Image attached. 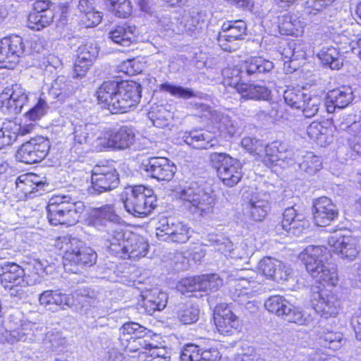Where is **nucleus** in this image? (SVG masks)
Instances as JSON below:
<instances>
[{
	"instance_id": "nucleus-1",
	"label": "nucleus",
	"mask_w": 361,
	"mask_h": 361,
	"mask_svg": "<svg viewBox=\"0 0 361 361\" xmlns=\"http://www.w3.org/2000/svg\"><path fill=\"white\" fill-rule=\"evenodd\" d=\"M141 92V86L136 82L109 80L101 85L97 95L102 107L111 114H118L135 106L140 102Z\"/></svg>"
},
{
	"instance_id": "nucleus-2",
	"label": "nucleus",
	"mask_w": 361,
	"mask_h": 361,
	"mask_svg": "<svg viewBox=\"0 0 361 361\" xmlns=\"http://www.w3.org/2000/svg\"><path fill=\"white\" fill-rule=\"evenodd\" d=\"M121 221L114 206L109 204L92 209L87 219V225L102 233L105 245L116 256L127 238Z\"/></svg>"
},
{
	"instance_id": "nucleus-3",
	"label": "nucleus",
	"mask_w": 361,
	"mask_h": 361,
	"mask_svg": "<svg viewBox=\"0 0 361 361\" xmlns=\"http://www.w3.org/2000/svg\"><path fill=\"white\" fill-rule=\"evenodd\" d=\"M331 257L327 249L322 246L309 245L300 255L307 272L319 283L336 286L338 282L334 264L329 262Z\"/></svg>"
},
{
	"instance_id": "nucleus-4",
	"label": "nucleus",
	"mask_w": 361,
	"mask_h": 361,
	"mask_svg": "<svg viewBox=\"0 0 361 361\" xmlns=\"http://www.w3.org/2000/svg\"><path fill=\"white\" fill-rule=\"evenodd\" d=\"M85 209L83 202L78 201L69 195H54L47 207V218L51 224L75 225Z\"/></svg>"
},
{
	"instance_id": "nucleus-5",
	"label": "nucleus",
	"mask_w": 361,
	"mask_h": 361,
	"mask_svg": "<svg viewBox=\"0 0 361 361\" xmlns=\"http://www.w3.org/2000/svg\"><path fill=\"white\" fill-rule=\"evenodd\" d=\"M67 129L71 141V154L80 157L90 151L99 152L96 146L100 141L102 132L96 125L75 118Z\"/></svg>"
},
{
	"instance_id": "nucleus-6",
	"label": "nucleus",
	"mask_w": 361,
	"mask_h": 361,
	"mask_svg": "<svg viewBox=\"0 0 361 361\" xmlns=\"http://www.w3.org/2000/svg\"><path fill=\"white\" fill-rule=\"evenodd\" d=\"M182 200V207L195 218L206 217L212 214L216 204L213 192H206L196 183L176 192Z\"/></svg>"
},
{
	"instance_id": "nucleus-7",
	"label": "nucleus",
	"mask_w": 361,
	"mask_h": 361,
	"mask_svg": "<svg viewBox=\"0 0 361 361\" xmlns=\"http://www.w3.org/2000/svg\"><path fill=\"white\" fill-rule=\"evenodd\" d=\"M56 246L64 252L63 261L66 269L76 273L77 271L68 268V264L80 267H91L96 263L97 253L90 247H85L83 243L75 238L68 235L59 237Z\"/></svg>"
},
{
	"instance_id": "nucleus-8",
	"label": "nucleus",
	"mask_w": 361,
	"mask_h": 361,
	"mask_svg": "<svg viewBox=\"0 0 361 361\" xmlns=\"http://www.w3.org/2000/svg\"><path fill=\"white\" fill-rule=\"evenodd\" d=\"M123 204L126 210L136 217L149 215L157 207V197L154 191L144 185L126 188Z\"/></svg>"
},
{
	"instance_id": "nucleus-9",
	"label": "nucleus",
	"mask_w": 361,
	"mask_h": 361,
	"mask_svg": "<svg viewBox=\"0 0 361 361\" xmlns=\"http://www.w3.org/2000/svg\"><path fill=\"white\" fill-rule=\"evenodd\" d=\"M264 307L288 322L305 326L311 325L314 322L310 314L302 312L281 295L269 297L264 302Z\"/></svg>"
},
{
	"instance_id": "nucleus-10",
	"label": "nucleus",
	"mask_w": 361,
	"mask_h": 361,
	"mask_svg": "<svg viewBox=\"0 0 361 361\" xmlns=\"http://www.w3.org/2000/svg\"><path fill=\"white\" fill-rule=\"evenodd\" d=\"M0 276L2 285L10 291L12 297L22 298L28 282L25 279L24 269L16 263H0Z\"/></svg>"
},
{
	"instance_id": "nucleus-11",
	"label": "nucleus",
	"mask_w": 361,
	"mask_h": 361,
	"mask_svg": "<svg viewBox=\"0 0 361 361\" xmlns=\"http://www.w3.org/2000/svg\"><path fill=\"white\" fill-rule=\"evenodd\" d=\"M91 180L92 185L87 190L90 195H97L112 190L119 184L116 170L108 166H96L92 171Z\"/></svg>"
},
{
	"instance_id": "nucleus-12",
	"label": "nucleus",
	"mask_w": 361,
	"mask_h": 361,
	"mask_svg": "<svg viewBox=\"0 0 361 361\" xmlns=\"http://www.w3.org/2000/svg\"><path fill=\"white\" fill-rule=\"evenodd\" d=\"M192 233V230L188 224L164 218L160 220L156 234L160 240L185 243L190 238Z\"/></svg>"
},
{
	"instance_id": "nucleus-13",
	"label": "nucleus",
	"mask_w": 361,
	"mask_h": 361,
	"mask_svg": "<svg viewBox=\"0 0 361 361\" xmlns=\"http://www.w3.org/2000/svg\"><path fill=\"white\" fill-rule=\"evenodd\" d=\"M50 147L49 140L44 137L32 138L18 149L16 158L27 164L37 163L47 157Z\"/></svg>"
},
{
	"instance_id": "nucleus-14",
	"label": "nucleus",
	"mask_w": 361,
	"mask_h": 361,
	"mask_svg": "<svg viewBox=\"0 0 361 361\" xmlns=\"http://www.w3.org/2000/svg\"><path fill=\"white\" fill-rule=\"evenodd\" d=\"M1 111L8 115L20 114L28 102V94L20 85L7 87L0 94Z\"/></svg>"
},
{
	"instance_id": "nucleus-15",
	"label": "nucleus",
	"mask_w": 361,
	"mask_h": 361,
	"mask_svg": "<svg viewBox=\"0 0 361 361\" xmlns=\"http://www.w3.org/2000/svg\"><path fill=\"white\" fill-rule=\"evenodd\" d=\"M135 135L130 126H123L118 129L114 130L108 137H102L97 145L99 152L112 148L116 150H123L130 147L135 142Z\"/></svg>"
},
{
	"instance_id": "nucleus-16",
	"label": "nucleus",
	"mask_w": 361,
	"mask_h": 361,
	"mask_svg": "<svg viewBox=\"0 0 361 361\" xmlns=\"http://www.w3.org/2000/svg\"><path fill=\"white\" fill-rule=\"evenodd\" d=\"M283 151L287 159L281 160L290 166L297 164L300 171L307 176L316 174L322 168L321 158L312 152H293L291 150H285V149Z\"/></svg>"
},
{
	"instance_id": "nucleus-17",
	"label": "nucleus",
	"mask_w": 361,
	"mask_h": 361,
	"mask_svg": "<svg viewBox=\"0 0 361 361\" xmlns=\"http://www.w3.org/2000/svg\"><path fill=\"white\" fill-rule=\"evenodd\" d=\"M221 30L217 38L218 44L224 51L231 52L237 49L234 42L245 35L247 24L242 20L228 21L222 25Z\"/></svg>"
},
{
	"instance_id": "nucleus-18",
	"label": "nucleus",
	"mask_w": 361,
	"mask_h": 361,
	"mask_svg": "<svg viewBox=\"0 0 361 361\" xmlns=\"http://www.w3.org/2000/svg\"><path fill=\"white\" fill-rule=\"evenodd\" d=\"M46 185V182L39 176L32 173H25L16 178L13 191L18 200H23L37 196V193L44 190Z\"/></svg>"
},
{
	"instance_id": "nucleus-19",
	"label": "nucleus",
	"mask_w": 361,
	"mask_h": 361,
	"mask_svg": "<svg viewBox=\"0 0 361 361\" xmlns=\"http://www.w3.org/2000/svg\"><path fill=\"white\" fill-rule=\"evenodd\" d=\"M142 169L151 178L158 180H171L176 171V166L166 157H154L144 160Z\"/></svg>"
},
{
	"instance_id": "nucleus-20",
	"label": "nucleus",
	"mask_w": 361,
	"mask_h": 361,
	"mask_svg": "<svg viewBox=\"0 0 361 361\" xmlns=\"http://www.w3.org/2000/svg\"><path fill=\"white\" fill-rule=\"evenodd\" d=\"M149 334V331L136 322L125 323L119 329L118 338L121 348L129 352H141V348L137 346L140 339ZM142 353H145L142 351Z\"/></svg>"
},
{
	"instance_id": "nucleus-21",
	"label": "nucleus",
	"mask_w": 361,
	"mask_h": 361,
	"mask_svg": "<svg viewBox=\"0 0 361 361\" xmlns=\"http://www.w3.org/2000/svg\"><path fill=\"white\" fill-rule=\"evenodd\" d=\"M273 68V62L262 57H252L243 62L240 69L233 70V72L238 74L240 81L261 80Z\"/></svg>"
},
{
	"instance_id": "nucleus-22",
	"label": "nucleus",
	"mask_w": 361,
	"mask_h": 361,
	"mask_svg": "<svg viewBox=\"0 0 361 361\" xmlns=\"http://www.w3.org/2000/svg\"><path fill=\"white\" fill-rule=\"evenodd\" d=\"M269 195L267 193L252 194L243 204V214L247 219L262 221L270 211Z\"/></svg>"
},
{
	"instance_id": "nucleus-23",
	"label": "nucleus",
	"mask_w": 361,
	"mask_h": 361,
	"mask_svg": "<svg viewBox=\"0 0 361 361\" xmlns=\"http://www.w3.org/2000/svg\"><path fill=\"white\" fill-rule=\"evenodd\" d=\"M312 305L317 313L324 318L336 317L341 308L337 296L327 289L313 292Z\"/></svg>"
},
{
	"instance_id": "nucleus-24",
	"label": "nucleus",
	"mask_w": 361,
	"mask_h": 361,
	"mask_svg": "<svg viewBox=\"0 0 361 361\" xmlns=\"http://www.w3.org/2000/svg\"><path fill=\"white\" fill-rule=\"evenodd\" d=\"M241 145L251 154H260L264 152L267 156L269 157L271 162L287 159L283 151L284 146L279 142H274L269 145H264L260 140L252 137H245L241 140Z\"/></svg>"
},
{
	"instance_id": "nucleus-25",
	"label": "nucleus",
	"mask_w": 361,
	"mask_h": 361,
	"mask_svg": "<svg viewBox=\"0 0 361 361\" xmlns=\"http://www.w3.org/2000/svg\"><path fill=\"white\" fill-rule=\"evenodd\" d=\"M25 45L21 37L13 35L3 38L0 42V63L3 67L16 63L24 54Z\"/></svg>"
},
{
	"instance_id": "nucleus-26",
	"label": "nucleus",
	"mask_w": 361,
	"mask_h": 361,
	"mask_svg": "<svg viewBox=\"0 0 361 361\" xmlns=\"http://www.w3.org/2000/svg\"><path fill=\"white\" fill-rule=\"evenodd\" d=\"M328 243L341 258L348 261L354 260L359 252L358 240L350 235L336 233L328 238Z\"/></svg>"
},
{
	"instance_id": "nucleus-27",
	"label": "nucleus",
	"mask_w": 361,
	"mask_h": 361,
	"mask_svg": "<svg viewBox=\"0 0 361 361\" xmlns=\"http://www.w3.org/2000/svg\"><path fill=\"white\" fill-rule=\"evenodd\" d=\"M313 219L318 226H326L338 218V210L331 199L321 197L313 204Z\"/></svg>"
},
{
	"instance_id": "nucleus-28",
	"label": "nucleus",
	"mask_w": 361,
	"mask_h": 361,
	"mask_svg": "<svg viewBox=\"0 0 361 361\" xmlns=\"http://www.w3.org/2000/svg\"><path fill=\"white\" fill-rule=\"evenodd\" d=\"M214 319L217 331L222 335H231L240 326V320L225 305L216 307Z\"/></svg>"
},
{
	"instance_id": "nucleus-29",
	"label": "nucleus",
	"mask_w": 361,
	"mask_h": 361,
	"mask_svg": "<svg viewBox=\"0 0 361 361\" xmlns=\"http://www.w3.org/2000/svg\"><path fill=\"white\" fill-rule=\"evenodd\" d=\"M259 270L267 279L276 282L288 280L291 274L290 267L285 263L271 257H264L259 263Z\"/></svg>"
},
{
	"instance_id": "nucleus-30",
	"label": "nucleus",
	"mask_w": 361,
	"mask_h": 361,
	"mask_svg": "<svg viewBox=\"0 0 361 361\" xmlns=\"http://www.w3.org/2000/svg\"><path fill=\"white\" fill-rule=\"evenodd\" d=\"M73 296L59 290H47L39 294V302L47 310L56 312L71 307L73 305Z\"/></svg>"
},
{
	"instance_id": "nucleus-31",
	"label": "nucleus",
	"mask_w": 361,
	"mask_h": 361,
	"mask_svg": "<svg viewBox=\"0 0 361 361\" xmlns=\"http://www.w3.org/2000/svg\"><path fill=\"white\" fill-rule=\"evenodd\" d=\"M142 297L140 306L148 314H152L156 311L163 310L168 302L167 294L158 288L142 292Z\"/></svg>"
},
{
	"instance_id": "nucleus-32",
	"label": "nucleus",
	"mask_w": 361,
	"mask_h": 361,
	"mask_svg": "<svg viewBox=\"0 0 361 361\" xmlns=\"http://www.w3.org/2000/svg\"><path fill=\"white\" fill-rule=\"evenodd\" d=\"M221 354L217 348L202 350L199 346L188 344L185 346L180 356V361H217Z\"/></svg>"
},
{
	"instance_id": "nucleus-33",
	"label": "nucleus",
	"mask_w": 361,
	"mask_h": 361,
	"mask_svg": "<svg viewBox=\"0 0 361 361\" xmlns=\"http://www.w3.org/2000/svg\"><path fill=\"white\" fill-rule=\"evenodd\" d=\"M148 252V244L142 238L132 235L127 237L117 257L133 259L145 257Z\"/></svg>"
},
{
	"instance_id": "nucleus-34",
	"label": "nucleus",
	"mask_w": 361,
	"mask_h": 361,
	"mask_svg": "<svg viewBox=\"0 0 361 361\" xmlns=\"http://www.w3.org/2000/svg\"><path fill=\"white\" fill-rule=\"evenodd\" d=\"M184 142L195 149H208L217 145V140L209 132L203 130H194L185 132L183 135Z\"/></svg>"
},
{
	"instance_id": "nucleus-35",
	"label": "nucleus",
	"mask_w": 361,
	"mask_h": 361,
	"mask_svg": "<svg viewBox=\"0 0 361 361\" xmlns=\"http://www.w3.org/2000/svg\"><path fill=\"white\" fill-rule=\"evenodd\" d=\"M236 90L242 98L252 100L268 101L271 90L265 85L236 82Z\"/></svg>"
},
{
	"instance_id": "nucleus-36",
	"label": "nucleus",
	"mask_w": 361,
	"mask_h": 361,
	"mask_svg": "<svg viewBox=\"0 0 361 361\" xmlns=\"http://www.w3.org/2000/svg\"><path fill=\"white\" fill-rule=\"evenodd\" d=\"M135 27L127 23L116 25L109 32V37L116 44L128 47L135 37Z\"/></svg>"
},
{
	"instance_id": "nucleus-37",
	"label": "nucleus",
	"mask_w": 361,
	"mask_h": 361,
	"mask_svg": "<svg viewBox=\"0 0 361 361\" xmlns=\"http://www.w3.org/2000/svg\"><path fill=\"white\" fill-rule=\"evenodd\" d=\"M35 324L24 322L19 327L12 331H6L4 337L8 343H14L18 341H32L35 338Z\"/></svg>"
},
{
	"instance_id": "nucleus-38",
	"label": "nucleus",
	"mask_w": 361,
	"mask_h": 361,
	"mask_svg": "<svg viewBox=\"0 0 361 361\" xmlns=\"http://www.w3.org/2000/svg\"><path fill=\"white\" fill-rule=\"evenodd\" d=\"M242 165L240 162L233 158V161H231L228 165L221 169L218 176L222 180L224 184L228 187H233L242 178Z\"/></svg>"
},
{
	"instance_id": "nucleus-39",
	"label": "nucleus",
	"mask_w": 361,
	"mask_h": 361,
	"mask_svg": "<svg viewBox=\"0 0 361 361\" xmlns=\"http://www.w3.org/2000/svg\"><path fill=\"white\" fill-rule=\"evenodd\" d=\"M251 281L249 280L247 271L245 269L233 270L226 276V283L233 287L236 292L239 291L238 295L247 294L251 287Z\"/></svg>"
},
{
	"instance_id": "nucleus-40",
	"label": "nucleus",
	"mask_w": 361,
	"mask_h": 361,
	"mask_svg": "<svg viewBox=\"0 0 361 361\" xmlns=\"http://www.w3.org/2000/svg\"><path fill=\"white\" fill-rule=\"evenodd\" d=\"M20 132V124L8 120L3 123L0 129V149L11 145L15 142Z\"/></svg>"
},
{
	"instance_id": "nucleus-41",
	"label": "nucleus",
	"mask_w": 361,
	"mask_h": 361,
	"mask_svg": "<svg viewBox=\"0 0 361 361\" xmlns=\"http://www.w3.org/2000/svg\"><path fill=\"white\" fill-rule=\"evenodd\" d=\"M328 102L336 104L338 109H344L353 100V92L350 87L343 86L328 92Z\"/></svg>"
},
{
	"instance_id": "nucleus-42",
	"label": "nucleus",
	"mask_w": 361,
	"mask_h": 361,
	"mask_svg": "<svg viewBox=\"0 0 361 361\" xmlns=\"http://www.w3.org/2000/svg\"><path fill=\"white\" fill-rule=\"evenodd\" d=\"M302 27V23L295 14L286 13L279 18V29L282 34L297 35Z\"/></svg>"
},
{
	"instance_id": "nucleus-43",
	"label": "nucleus",
	"mask_w": 361,
	"mask_h": 361,
	"mask_svg": "<svg viewBox=\"0 0 361 361\" xmlns=\"http://www.w3.org/2000/svg\"><path fill=\"white\" fill-rule=\"evenodd\" d=\"M318 58L331 69L339 70L343 66V59L337 48L324 47L317 54Z\"/></svg>"
},
{
	"instance_id": "nucleus-44",
	"label": "nucleus",
	"mask_w": 361,
	"mask_h": 361,
	"mask_svg": "<svg viewBox=\"0 0 361 361\" xmlns=\"http://www.w3.org/2000/svg\"><path fill=\"white\" fill-rule=\"evenodd\" d=\"M328 124L327 121H313L307 128L308 136L319 145H325L328 142V134L330 132Z\"/></svg>"
},
{
	"instance_id": "nucleus-45",
	"label": "nucleus",
	"mask_w": 361,
	"mask_h": 361,
	"mask_svg": "<svg viewBox=\"0 0 361 361\" xmlns=\"http://www.w3.org/2000/svg\"><path fill=\"white\" fill-rule=\"evenodd\" d=\"M73 87L64 76H59L51 84L49 94L59 101H63L73 94Z\"/></svg>"
},
{
	"instance_id": "nucleus-46",
	"label": "nucleus",
	"mask_w": 361,
	"mask_h": 361,
	"mask_svg": "<svg viewBox=\"0 0 361 361\" xmlns=\"http://www.w3.org/2000/svg\"><path fill=\"white\" fill-rule=\"evenodd\" d=\"M54 19V11H48L44 14L30 12L27 16V26L32 30H40L49 25Z\"/></svg>"
},
{
	"instance_id": "nucleus-47",
	"label": "nucleus",
	"mask_w": 361,
	"mask_h": 361,
	"mask_svg": "<svg viewBox=\"0 0 361 361\" xmlns=\"http://www.w3.org/2000/svg\"><path fill=\"white\" fill-rule=\"evenodd\" d=\"M160 89L162 91L170 93L173 97L184 99L192 97L202 98L203 95L202 93L193 91L192 89L183 87L179 85H175L168 82L161 84L160 85Z\"/></svg>"
},
{
	"instance_id": "nucleus-48",
	"label": "nucleus",
	"mask_w": 361,
	"mask_h": 361,
	"mask_svg": "<svg viewBox=\"0 0 361 361\" xmlns=\"http://www.w3.org/2000/svg\"><path fill=\"white\" fill-rule=\"evenodd\" d=\"M199 312L197 307L187 302L178 306L176 315L182 324H190L197 321Z\"/></svg>"
},
{
	"instance_id": "nucleus-49",
	"label": "nucleus",
	"mask_w": 361,
	"mask_h": 361,
	"mask_svg": "<svg viewBox=\"0 0 361 361\" xmlns=\"http://www.w3.org/2000/svg\"><path fill=\"white\" fill-rule=\"evenodd\" d=\"M306 94L298 87H288L283 92V99L287 105L293 109H299L304 105Z\"/></svg>"
},
{
	"instance_id": "nucleus-50",
	"label": "nucleus",
	"mask_w": 361,
	"mask_h": 361,
	"mask_svg": "<svg viewBox=\"0 0 361 361\" xmlns=\"http://www.w3.org/2000/svg\"><path fill=\"white\" fill-rule=\"evenodd\" d=\"M340 128L346 130L354 138L351 142V149L357 154H361V123L360 122L353 121L348 124V121L345 125L341 123Z\"/></svg>"
},
{
	"instance_id": "nucleus-51",
	"label": "nucleus",
	"mask_w": 361,
	"mask_h": 361,
	"mask_svg": "<svg viewBox=\"0 0 361 361\" xmlns=\"http://www.w3.org/2000/svg\"><path fill=\"white\" fill-rule=\"evenodd\" d=\"M319 343L325 348L336 350L345 344V340L340 332L326 331L319 336Z\"/></svg>"
},
{
	"instance_id": "nucleus-52",
	"label": "nucleus",
	"mask_w": 361,
	"mask_h": 361,
	"mask_svg": "<svg viewBox=\"0 0 361 361\" xmlns=\"http://www.w3.org/2000/svg\"><path fill=\"white\" fill-rule=\"evenodd\" d=\"M209 241L211 243V245L215 247V248L225 256H229L231 258H235V250L233 249V245L232 242L226 238L219 236L216 235H210Z\"/></svg>"
},
{
	"instance_id": "nucleus-53",
	"label": "nucleus",
	"mask_w": 361,
	"mask_h": 361,
	"mask_svg": "<svg viewBox=\"0 0 361 361\" xmlns=\"http://www.w3.org/2000/svg\"><path fill=\"white\" fill-rule=\"evenodd\" d=\"M228 273H223L222 276L216 274H206L201 276V291H215L217 290L223 284V280H226V276Z\"/></svg>"
},
{
	"instance_id": "nucleus-54",
	"label": "nucleus",
	"mask_w": 361,
	"mask_h": 361,
	"mask_svg": "<svg viewBox=\"0 0 361 361\" xmlns=\"http://www.w3.org/2000/svg\"><path fill=\"white\" fill-rule=\"evenodd\" d=\"M99 54V47L93 41L87 42L78 48L77 58L87 63H93Z\"/></svg>"
},
{
	"instance_id": "nucleus-55",
	"label": "nucleus",
	"mask_w": 361,
	"mask_h": 361,
	"mask_svg": "<svg viewBox=\"0 0 361 361\" xmlns=\"http://www.w3.org/2000/svg\"><path fill=\"white\" fill-rule=\"evenodd\" d=\"M322 104V99L319 96L310 97L306 95L304 99V105L300 109L302 111L304 116L307 118H311L315 116Z\"/></svg>"
},
{
	"instance_id": "nucleus-56",
	"label": "nucleus",
	"mask_w": 361,
	"mask_h": 361,
	"mask_svg": "<svg viewBox=\"0 0 361 361\" xmlns=\"http://www.w3.org/2000/svg\"><path fill=\"white\" fill-rule=\"evenodd\" d=\"M209 161L210 165L216 169L219 174L223 167L228 165L229 162L233 161V158L226 153L216 152L209 154Z\"/></svg>"
},
{
	"instance_id": "nucleus-57",
	"label": "nucleus",
	"mask_w": 361,
	"mask_h": 361,
	"mask_svg": "<svg viewBox=\"0 0 361 361\" xmlns=\"http://www.w3.org/2000/svg\"><path fill=\"white\" fill-rule=\"evenodd\" d=\"M49 109V106L46 101L39 98L37 102L25 113V116L30 121H35L39 120L46 114Z\"/></svg>"
},
{
	"instance_id": "nucleus-58",
	"label": "nucleus",
	"mask_w": 361,
	"mask_h": 361,
	"mask_svg": "<svg viewBox=\"0 0 361 361\" xmlns=\"http://www.w3.org/2000/svg\"><path fill=\"white\" fill-rule=\"evenodd\" d=\"M111 10L119 18H126L132 12V6L129 0H109Z\"/></svg>"
},
{
	"instance_id": "nucleus-59",
	"label": "nucleus",
	"mask_w": 361,
	"mask_h": 361,
	"mask_svg": "<svg viewBox=\"0 0 361 361\" xmlns=\"http://www.w3.org/2000/svg\"><path fill=\"white\" fill-rule=\"evenodd\" d=\"M177 288L182 293L194 292L202 290L201 276L185 278L182 279L177 285Z\"/></svg>"
},
{
	"instance_id": "nucleus-60",
	"label": "nucleus",
	"mask_w": 361,
	"mask_h": 361,
	"mask_svg": "<svg viewBox=\"0 0 361 361\" xmlns=\"http://www.w3.org/2000/svg\"><path fill=\"white\" fill-rule=\"evenodd\" d=\"M45 341L50 344L49 348L53 351H60L66 344V339L59 331H51L46 334Z\"/></svg>"
},
{
	"instance_id": "nucleus-61",
	"label": "nucleus",
	"mask_w": 361,
	"mask_h": 361,
	"mask_svg": "<svg viewBox=\"0 0 361 361\" xmlns=\"http://www.w3.org/2000/svg\"><path fill=\"white\" fill-rule=\"evenodd\" d=\"M334 0H305V11L307 14L316 15L332 4Z\"/></svg>"
},
{
	"instance_id": "nucleus-62",
	"label": "nucleus",
	"mask_w": 361,
	"mask_h": 361,
	"mask_svg": "<svg viewBox=\"0 0 361 361\" xmlns=\"http://www.w3.org/2000/svg\"><path fill=\"white\" fill-rule=\"evenodd\" d=\"M139 345L142 348L148 350L150 357H159L165 359H170L171 357V352L165 347H159L151 343H146L145 341H140Z\"/></svg>"
},
{
	"instance_id": "nucleus-63",
	"label": "nucleus",
	"mask_w": 361,
	"mask_h": 361,
	"mask_svg": "<svg viewBox=\"0 0 361 361\" xmlns=\"http://www.w3.org/2000/svg\"><path fill=\"white\" fill-rule=\"evenodd\" d=\"M309 221L303 214H300L296 221L286 230L290 235L299 236L309 228Z\"/></svg>"
},
{
	"instance_id": "nucleus-64",
	"label": "nucleus",
	"mask_w": 361,
	"mask_h": 361,
	"mask_svg": "<svg viewBox=\"0 0 361 361\" xmlns=\"http://www.w3.org/2000/svg\"><path fill=\"white\" fill-rule=\"evenodd\" d=\"M80 23L86 27H94L100 23L102 16L98 11H90L80 15Z\"/></svg>"
}]
</instances>
